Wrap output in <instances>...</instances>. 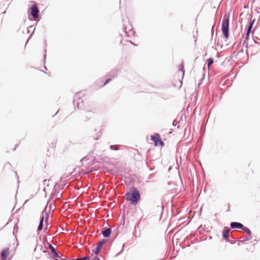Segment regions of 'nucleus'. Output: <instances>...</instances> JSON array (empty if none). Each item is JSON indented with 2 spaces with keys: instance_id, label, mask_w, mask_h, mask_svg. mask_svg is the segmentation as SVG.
Wrapping results in <instances>:
<instances>
[{
  "instance_id": "obj_1",
  "label": "nucleus",
  "mask_w": 260,
  "mask_h": 260,
  "mask_svg": "<svg viewBox=\"0 0 260 260\" xmlns=\"http://www.w3.org/2000/svg\"><path fill=\"white\" fill-rule=\"evenodd\" d=\"M131 192L125 194V198L127 201H130L132 204H137L140 199V194L139 191L135 187L130 188Z\"/></svg>"
},
{
  "instance_id": "obj_31",
  "label": "nucleus",
  "mask_w": 260,
  "mask_h": 260,
  "mask_svg": "<svg viewBox=\"0 0 260 260\" xmlns=\"http://www.w3.org/2000/svg\"><path fill=\"white\" fill-rule=\"evenodd\" d=\"M55 260H59V259H55Z\"/></svg>"
},
{
  "instance_id": "obj_9",
  "label": "nucleus",
  "mask_w": 260,
  "mask_h": 260,
  "mask_svg": "<svg viewBox=\"0 0 260 260\" xmlns=\"http://www.w3.org/2000/svg\"><path fill=\"white\" fill-rule=\"evenodd\" d=\"M9 254V249H3L1 252V257L2 260H5Z\"/></svg>"
},
{
  "instance_id": "obj_11",
  "label": "nucleus",
  "mask_w": 260,
  "mask_h": 260,
  "mask_svg": "<svg viewBox=\"0 0 260 260\" xmlns=\"http://www.w3.org/2000/svg\"><path fill=\"white\" fill-rule=\"evenodd\" d=\"M43 222H44V216H42L40 219V223L38 228V231H40L43 229Z\"/></svg>"
},
{
  "instance_id": "obj_21",
  "label": "nucleus",
  "mask_w": 260,
  "mask_h": 260,
  "mask_svg": "<svg viewBox=\"0 0 260 260\" xmlns=\"http://www.w3.org/2000/svg\"><path fill=\"white\" fill-rule=\"evenodd\" d=\"M17 230H18V226L16 225H15V226L14 227V231H15L16 230V231L17 232ZM13 234H14V232H13Z\"/></svg>"
},
{
  "instance_id": "obj_12",
  "label": "nucleus",
  "mask_w": 260,
  "mask_h": 260,
  "mask_svg": "<svg viewBox=\"0 0 260 260\" xmlns=\"http://www.w3.org/2000/svg\"><path fill=\"white\" fill-rule=\"evenodd\" d=\"M254 21L255 20H253L251 22H250V24L248 27V30H247V35H246V39H248V36H249V33L250 32V30L253 26V25L254 23Z\"/></svg>"
},
{
  "instance_id": "obj_24",
  "label": "nucleus",
  "mask_w": 260,
  "mask_h": 260,
  "mask_svg": "<svg viewBox=\"0 0 260 260\" xmlns=\"http://www.w3.org/2000/svg\"><path fill=\"white\" fill-rule=\"evenodd\" d=\"M39 246L41 247V245H37V246H36V248H35V249H34V251H36V250L37 248V247H38Z\"/></svg>"
},
{
  "instance_id": "obj_29",
  "label": "nucleus",
  "mask_w": 260,
  "mask_h": 260,
  "mask_svg": "<svg viewBox=\"0 0 260 260\" xmlns=\"http://www.w3.org/2000/svg\"><path fill=\"white\" fill-rule=\"evenodd\" d=\"M44 68L45 69V70H47V68L46 67H45Z\"/></svg>"
},
{
  "instance_id": "obj_19",
  "label": "nucleus",
  "mask_w": 260,
  "mask_h": 260,
  "mask_svg": "<svg viewBox=\"0 0 260 260\" xmlns=\"http://www.w3.org/2000/svg\"><path fill=\"white\" fill-rule=\"evenodd\" d=\"M110 148H111V149H112V150H117V149H118V148H117V146H113V145H111V146H110Z\"/></svg>"
},
{
  "instance_id": "obj_6",
  "label": "nucleus",
  "mask_w": 260,
  "mask_h": 260,
  "mask_svg": "<svg viewBox=\"0 0 260 260\" xmlns=\"http://www.w3.org/2000/svg\"><path fill=\"white\" fill-rule=\"evenodd\" d=\"M231 227L232 229H242L243 225L240 223L233 222L231 223Z\"/></svg>"
},
{
  "instance_id": "obj_16",
  "label": "nucleus",
  "mask_w": 260,
  "mask_h": 260,
  "mask_svg": "<svg viewBox=\"0 0 260 260\" xmlns=\"http://www.w3.org/2000/svg\"><path fill=\"white\" fill-rule=\"evenodd\" d=\"M207 62H208V67L209 69L210 66L213 63V59L212 58H209L207 60Z\"/></svg>"
},
{
  "instance_id": "obj_5",
  "label": "nucleus",
  "mask_w": 260,
  "mask_h": 260,
  "mask_svg": "<svg viewBox=\"0 0 260 260\" xmlns=\"http://www.w3.org/2000/svg\"><path fill=\"white\" fill-rule=\"evenodd\" d=\"M173 246H174V250H176V252H178L177 249V246L178 243L179 242V238L178 237V235H177V233L174 234L173 236Z\"/></svg>"
},
{
  "instance_id": "obj_13",
  "label": "nucleus",
  "mask_w": 260,
  "mask_h": 260,
  "mask_svg": "<svg viewBox=\"0 0 260 260\" xmlns=\"http://www.w3.org/2000/svg\"><path fill=\"white\" fill-rule=\"evenodd\" d=\"M107 242V240L106 239H102L101 241H100L98 244H97V246L102 248L103 245L106 243Z\"/></svg>"
},
{
  "instance_id": "obj_26",
  "label": "nucleus",
  "mask_w": 260,
  "mask_h": 260,
  "mask_svg": "<svg viewBox=\"0 0 260 260\" xmlns=\"http://www.w3.org/2000/svg\"><path fill=\"white\" fill-rule=\"evenodd\" d=\"M183 67H182L181 70H182V71L183 72V75H184V71H183Z\"/></svg>"
},
{
  "instance_id": "obj_17",
  "label": "nucleus",
  "mask_w": 260,
  "mask_h": 260,
  "mask_svg": "<svg viewBox=\"0 0 260 260\" xmlns=\"http://www.w3.org/2000/svg\"><path fill=\"white\" fill-rule=\"evenodd\" d=\"M101 249V248L96 246V248L93 250V252L96 254H98L100 251Z\"/></svg>"
},
{
  "instance_id": "obj_4",
  "label": "nucleus",
  "mask_w": 260,
  "mask_h": 260,
  "mask_svg": "<svg viewBox=\"0 0 260 260\" xmlns=\"http://www.w3.org/2000/svg\"><path fill=\"white\" fill-rule=\"evenodd\" d=\"M31 15L34 18L36 19L38 17V14L39 11L37 8V7L35 5H33L31 7Z\"/></svg>"
},
{
  "instance_id": "obj_14",
  "label": "nucleus",
  "mask_w": 260,
  "mask_h": 260,
  "mask_svg": "<svg viewBox=\"0 0 260 260\" xmlns=\"http://www.w3.org/2000/svg\"><path fill=\"white\" fill-rule=\"evenodd\" d=\"M82 103L83 101L80 99H79V100L77 102V106L78 109H82L83 106L82 105Z\"/></svg>"
},
{
  "instance_id": "obj_18",
  "label": "nucleus",
  "mask_w": 260,
  "mask_h": 260,
  "mask_svg": "<svg viewBox=\"0 0 260 260\" xmlns=\"http://www.w3.org/2000/svg\"><path fill=\"white\" fill-rule=\"evenodd\" d=\"M111 74H112V76L113 77H115V76L117 75V71H113L111 73Z\"/></svg>"
},
{
  "instance_id": "obj_23",
  "label": "nucleus",
  "mask_w": 260,
  "mask_h": 260,
  "mask_svg": "<svg viewBox=\"0 0 260 260\" xmlns=\"http://www.w3.org/2000/svg\"><path fill=\"white\" fill-rule=\"evenodd\" d=\"M86 160V157H85L81 159V161H85Z\"/></svg>"
},
{
  "instance_id": "obj_7",
  "label": "nucleus",
  "mask_w": 260,
  "mask_h": 260,
  "mask_svg": "<svg viewBox=\"0 0 260 260\" xmlns=\"http://www.w3.org/2000/svg\"><path fill=\"white\" fill-rule=\"evenodd\" d=\"M111 234V229L110 228L104 229L102 234L105 238H108L110 237Z\"/></svg>"
},
{
  "instance_id": "obj_25",
  "label": "nucleus",
  "mask_w": 260,
  "mask_h": 260,
  "mask_svg": "<svg viewBox=\"0 0 260 260\" xmlns=\"http://www.w3.org/2000/svg\"><path fill=\"white\" fill-rule=\"evenodd\" d=\"M130 32L132 34H133L134 33V31L133 30H130Z\"/></svg>"
},
{
  "instance_id": "obj_10",
  "label": "nucleus",
  "mask_w": 260,
  "mask_h": 260,
  "mask_svg": "<svg viewBox=\"0 0 260 260\" xmlns=\"http://www.w3.org/2000/svg\"><path fill=\"white\" fill-rule=\"evenodd\" d=\"M230 230L229 229H225L222 232V236L226 240H228L229 237V233Z\"/></svg>"
},
{
  "instance_id": "obj_20",
  "label": "nucleus",
  "mask_w": 260,
  "mask_h": 260,
  "mask_svg": "<svg viewBox=\"0 0 260 260\" xmlns=\"http://www.w3.org/2000/svg\"><path fill=\"white\" fill-rule=\"evenodd\" d=\"M89 258V256H84L81 258L82 260H87Z\"/></svg>"
},
{
  "instance_id": "obj_2",
  "label": "nucleus",
  "mask_w": 260,
  "mask_h": 260,
  "mask_svg": "<svg viewBox=\"0 0 260 260\" xmlns=\"http://www.w3.org/2000/svg\"><path fill=\"white\" fill-rule=\"evenodd\" d=\"M229 16L224 15L222 24V31L226 39L229 38Z\"/></svg>"
},
{
  "instance_id": "obj_3",
  "label": "nucleus",
  "mask_w": 260,
  "mask_h": 260,
  "mask_svg": "<svg viewBox=\"0 0 260 260\" xmlns=\"http://www.w3.org/2000/svg\"><path fill=\"white\" fill-rule=\"evenodd\" d=\"M151 140L154 141L155 146H164V143L160 140L159 134H155L151 136Z\"/></svg>"
},
{
  "instance_id": "obj_8",
  "label": "nucleus",
  "mask_w": 260,
  "mask_h": 260,
  "mask_svg": "<svg viewBox=\"0 0 260 260\" xmlns=\"http://www.w3.org/2000/svg\"><path fill=\"white\" fill-rule=\"evenodd\" d=\"M49 248L50 249L53 256L55 257H59L58 253L56 251L55 248L50 244H49Z\"/></svg>"
},
{
  "instance_id": "obj_22",
  "label": "nucleus",
  "mask_w": 260,
  "mask_h": 260,
  "mask_svg": "<svg viewBox=\"0 0 260 260\" xmlns=\"http://www.w3.org/2000/svg\"><path fill=\"white\" fill-rule=\"evenodd\" d=\"M111 80V79H107L106 80V81L105 82V83L104 84V85L107 84V83H108Z\"/></svg>"
},
{
  "instance_id": "obj_30",
  "label": "nucleus",
  "mask_w": 260,
  "mask_h": 260,
  "mask_svg": "<svg viewBox=\"0 0 260 260\" xmlns=\"http://www.w3.org/2000/svg\"><path fill=\"white\" fill-rule=\"evenodd\" d=\"M92 260H96V258H94V259H93Z\"/></svg>"
},
{
  "instance_id": "obj_28",
  "label": "nucleus",
  "mask_w": 260,
  "mask_h": 260,
  "mask_svg": "<svg viewBox=\"0 0 260 260\" xmlns=\"http://www.w3.org/2000/svg\"><path fill=\"white\" fill-rule=\"evenodd\" d=\"M174 122H175V121L173 122V124L174 125H175V124H174Z\"/></svg>"
},
{
  "instance_id": "obj_27",
  "label": "nucleus",
  "mask_w": 260,
  "mask_h": 260,
  "mask_svg": "<svg viewBox=\"0 0 260 260\" xmlns=\"http://www.w3.org/2000/svg\"><path fill=\"white\" fill-rule=\"evenodd\" d=\"M75 260H82V259H81V258H76V259H75Z\"/></svg>"
},
{
  "instance_id": "obj_15",
  "label": "nucleus",
  "mask_w": 260,
  "mask_h": 260,
  "mask_svg": "<svg viewBox=\"0 0 260 260\" xmlns=\"http://www.w3.org/2000/svg\"><path fill=\"white\" fill-rule=\"evenodd\" d=\"M246 234H247L249 235H250L251 233L250 230L246 227H244L242 229Z\"/></svg>"
}]
</instances>
